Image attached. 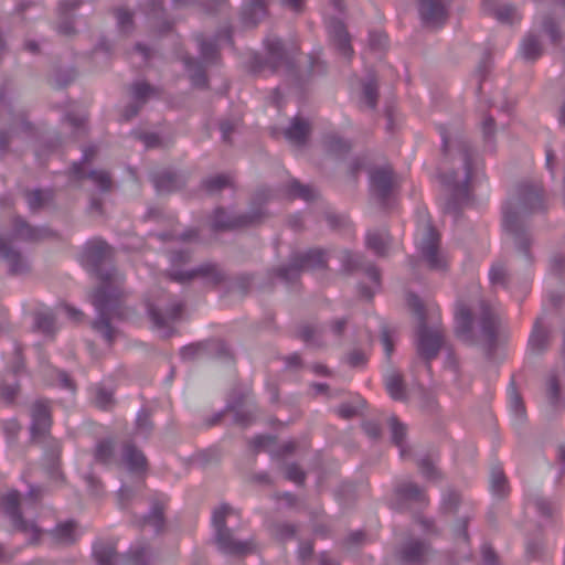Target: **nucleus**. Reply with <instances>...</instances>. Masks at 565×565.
Here are the masks:
<instances>
[{
    "instance_id": "obj_57",
    "label": "nucleus",
    "mask_w": 565,
    "mask_h": 565,
    "mask_svg": "<svg viewBox=\"0 0 565 565\" xmlns=\"http://www.w3.org/2000/svg\"><path fill=\"white\" fill-rule=\"evenodd\" d=\"M115 443L111 439H103L97 443L94 457L97 462L108 465L114 458Z\"/></svg>"
},
{
    "instance_id": "obj_44",
    "label": "nucleus",
    "mask_w": 565,
    "mask_h": 565,
    "mask_svg": "<svg viewBox=\"0 0 565 565\" xmlns=\"http://www.w3.org/2000/svg\"><path fill=\"white\" fill-rule=\"evenodd\" d=\"M520 52L523 58L533 62L542 55L543 46L535 34L529 33L521 42Z\"/></svg>"
},
{
    "instance_id": "obj_11",
    "label": "nucleus",
    "mask_w": 565,
    "mask_h": 565,
    "mask_svg": "<svg viewBox=\"0 0 565 565\" xmlns=\"http://www.w3.org/2000/svg\"><path fill=\"white\" fill-rule=\"evenodd\" d=\"M147 311L154 328L162 331L163 338H170L174 332L171 323L181 317L183 303L170 297H160L147 302Z\"/></svg>"
},
{
    "instance_id": "obj_18",
    "label": "nucleus",
    "mask_w": 565,
    "mask_h": 565,
    "mask_svg": "<svg viewBox=\"0 0 565 565\" xmlns=\"http://www.w3.org/2000/svg\"><path fill=\"white\" fill-rule=\"evenodd\" d=\"M393 508L403 511L408 509L411 503L427 505L428 498L423 488L412 481H403L395 487Z\"/></svg>"
},
{
    "instance_id": "obj_32",
    "label": "nucleus",
    "mask_w": 565,
    "mask_h": 565,
    "mask_svg": "<svg viewBox=\"0 0 565 565\" xmlns=\"http://www.w3.org/2000/svg\"><path fill=\"white\" fill-rule=\"evenodd\" d=\"M122 460L132 473H143L147 470V458L131 441L122 446Z\"/></svg>"
},
{
    "instance_id": "obj_21",
    "label": "nucleus",
    "mask_w": 565,
    "mask_h": 565,
    "mask_svg": "<svg viewBox=\"0 0 565 565\" xmlns=\"http://www.w3.org/2000/svg\"><path fill=\"white\" fill-rule=\"evenodd\" d=\"M150 180L158 193H171L186 184V175L170 169H160L150 173Z\"/></svg>"
},
{
    "instance_id": "obj_29",
    "label": "nucleus",
    "mask_w": 565,
    "mask_h": 565,
    "mask_svg": "<svg viewBox=\"0 0 565 565\" xmlns=\"http://www.w3.org/2000/svg\"><path fill=\"white\" fill-rule=\"evenodd\" d=\"M71 172L77 180L89 179L94 182V184L103 193H107L113 188V180L110 174L104 170H90L88 173H85L84 168H82V163H73L71 168Z\"/></svg>"
},
{
    "instance_id": "obj_31",
    "label": "nucleus",
    "mask_w": 565,
    "mask_h": 565,
    "mask_svg": "<svg viewBox=\"0 0 565 565\" xmlns=\"http://www.w3.org/2000/svg\"><path fill=\"white\" fill-rule=\"evenodd\" d=\"M83 4L82 0H62L58 4L61 22L57 25L58 33L71 36L75 34L72 12Z\"/></svg>"
},
{
    "instance_id": "obj_36",
    "label": "nucleus",
    "mask_w": 565,
    "mask_h": 565,
    "mask_svg": "<svg viewBox=\"0 0 565 565\" xmlns=\"http://www.w3.org/2000/svg\"><path fill=\"white\" fill-rule=\"evenodd\" d=\"M366 247L373 250L377 256L387 255L391 244V236L386 230H377L366 234Z\"/></svg>"
},
{
    "instance_id": "obj_64",
    "label": "nucleus",
    "mask_w": 565,
    "mask_h": 565,
    "mask_svg": "<svg viewBox=\"0 0 565 565\" xmlns=\"http://www.w3.org/2000/svg\"><path fill=\"white\" fill-rule=\"evenodd\" d=\"M542 30L548 34L551 41L557 44L562 40L558 23L551 15H545L542 20Z\"/></svg>"
},
{
    "instance_id": "obj_56",
    "label": "nucleus",
    "mask_w": 565,
    "mask_h": 565,
    "mask_svg": "<svg viewBox=\"0 0 565 565\" xmlns=\"http://www.w3.org/2000/svg\"><path fill=\"white\" fill-rule=\"evenodd\" d=\"M154 428L153 422L151 420V411L141 408L136 418V434L143 438H149Z\"/></svg>"
},
{
    "instance_id": "obj_62",
    "label": "nucleus",
    "mask_w": 565,
    "mask_h": 565,
    "mask_svg": "<svg viewBox=\"0 0 565 565\" xmlns=\"http://www.w3.org/2000/svg\"><path fill=\"white\" fill-rule=\"evenodd\" d=\"M362 95L364 103L371 108L374 109L377 104V83L371 77L366 82L363 83Z\"/></svg>"
},
{
    "instance_id": "obj_26",
    "label": "nucleus",
    "mask_w": 565,
    "mask_h": 565,
    "mask_svg": "<svg viewBox=\"0 0 565 565\" xmlns=\"http://www.w3.org/2000/svg\"><path fill=\"white\" fill-rule=\"evenodd\" d=\"M429 552L430 545L427 542L409 540L401 546L398 558L407 565H424Z\"/></svg>"
},
{
    "instance_id": "obj_13",
    "label": "nucleus",
    "mask_w": 565,
    "mask_h": 565,
    "mask_svg": "<svg viewBox=\"0 0 565 565\" xmlns=\"http://www.w3.org/2000/svg\"><path fill=\"white\" fill-rule=\"evenodd\" d=\"M370 193L381 205H385L395 186V175L390 164L369 170Z\"/></svg>"
},
{
    "instance_id": "obj_3",
    "label": "nucleus",
    "mask_w": 565,
    "mask_h": 565,
    "mask_svg": "<svg viewBox=\"0 0 565 565\" xmlns=\"http://www.w3.org/2000/svg\"><path fill=\"white\" fill-rule=\"evenodd\" d=\"M546 203L540 184L520 182L502 206V228L510 238L514 253L525 267L534 263L532 246L534 237L530 220L534 214L545 212Z\"/></svg>"
},
{
    "instance_id": "obj_6",
    "label": "nucleus",
    "mask_w": 565,
    "mask_h": 565,
    "mask_svg": "<svg viewBox=\"0 0 565 565\" xmlns=\"http://www.w3.org/2000/svg\"><path fill=\"white\" fill-rule=\"evenodd\" d=\"M268 57L263 62L258 57H255L253 63V71L258 72L265 67H269L275 73L279 67H285L288 74V78L291 84L300 93L305 89L309 83L311 76L312 63L303 72L296 70L292 60L288 56L284 43L280 39H269L266 42Z\"/></svg>"
},
{
    "instance_id": "obj_25",
    "label": "nucleus",
    "mask_w": 565,
    "mask_h": 565,
    "mask_svg": "<svg viewBox=\"0 0 565 565\" xmlns=\"http://www.w3.org/2000/svg\"><path fill=\"white\" fill-rule=\"evenodd\" d=\"M418 12L425 25L440 26L447 20V9L441 0H419Z\"/></svg>"
},
{
    "instance_id": "obj_40",
    "label": "nucleus",
    "mask_w": 565,
    "mask_h": 565,
    "mask_svg": "<svg viewBox=\"0 0 565 565\" xmlns=\"http://www.w3.org/2000/svg\"><path fill=\"white\" fill-rule=\"evenodd\" d=\"M194 39L200 47L202 63L207 65L216 64L220 56L217 41L215 39L207 40L202 33L195 34Z\"/></svg>"
},
{
    "instance_id": "obj_42",
    "label": "nucleus",
    "mask_w": 565,
    "mask_h": 565,
    "mask_svg": "<svg viewBox=\"0 0 565 565\" xmlns=\"http://www.w3.org/2000/svg\"><path fill=\"white\" fill-rule=\"evenodd\" d=\"M266 14V0H250L243 8L242 19L245 24L255 26Z\"/></svg>"
},
{
    "instance_id": "obj_27",
    "label": "nucleus",
    "mask_w": 565,
    "mask_h": 565,
    "mask_svg": "<svg viewBox=\"0 0 565 565\" xmlns=\"http://www.w3.org/2000/svg\"><path fill=\"white\" fill-rule=\"evenodd\" d=\"M483 11L494 17L499 22L513 24L521 20L516 7L512 3H499L498 0H483Z\"/></svg>"
},
{
    "instance_id": "obj_49",
    "label": "nucleus",
    "mask_w": 565,
    "mask_h": 565,
    "mask_svg": "<svg viewBox=\"0 0 565 565\" xmlns=\"http://www.w3.org/2000/svg\"><path fill=\"white\" fill-rule=\"evenodd\" d=\"M288 194L292 199L299 198L307 202L315 201L319 198V193L313 186L309 184H302L296 179L291 180L289 183Z\"/></svg>"
},
{
    "instance_id": "obj_55",
    "label": "nucleus",
    "mask_w": 565,
    "mask_h": 565,
    "mask_svg": "<svg viewBox=\"0 0 565 565\" xmlns=\"http://www.w3.org/2000/svg\"><path fill=\"white\" fill-rule=\"evenodd\" d=\"M323 143L326 150L334 156H343L351 150V143L337 135H327Z\"/></svg>"
},
{
    "instance_id": "obj_19",
    "label": "nucleus",
    "mask_w": 565,
    "mask_h": 565,
    "mask_svg": "<svg viewBox=\"0 0 565 565\" xmlns=\"http://www.w3.org/2000/svg\"><path fill=\"white\" fill-rule=\"evenodd\" d=\"M150 510L145 515H131V524L138 529L150 526L157 535L161 534L166 527V502L159 499H151Z\"/></svg>"
},
{
    "instance_id": "obj_24",
    "label": "nucleus",
    "mask_w": 565,
    "mask_h": 565,
    "mask_svg": "<svg viewBox=\"0 0 565 565\" xmlns=\"http://www.w3.org/2000/svg\"><path fill=\"white\" fill-rule=\"evenodd\" d=\"M327 28L333 46L344 57L350 58L353 55V49L345 24L337 18H331L328 21Z\"/></svg>"
},
{
    "instance_id": "obj_50",
    "label": "nucleus",
    "mask_w": 565,
    "mask_h": 565,
    "mask_svg": "<svg viewBox=\"0 0 565 565\" xmlns=\"http://www.w3.org/2000/svg\"><path fill=\"white\" fill-rule=\"evenodd\" d=\"M201 186L206 191L207 194L214 195L220 193L225 188L232 186V178L227 174L207 177L202 180Z\"/></svg>"
},
{
    "instance_id": "obj_63",
    "label": "nucleus",
    "mask_w": 565,
    "mask_h": 565,
    "mask_svg": "<svg viewBox=\"0 0 565 565\" xmlns=\"http://www.w3.org/2000/svg\"><path fill=\"white\" fill-rule=\"evenodd\" d=\"M547 398L552 407L554 408H565V404H563L559 397V384L555 376H551L547 381Z\"/></svg>"
},
{
    "instance_id": "obj_51",
    "label": "nucleus",
    "mask_w": 565,
    "mask_h": 565,
    "mask_svg": "<svg viewBox=\"0 0 565 565\" xmlns=\"http://www.w3.org/2000/svg\"><path fill=\"white\" fill-rule=\"evenodd\" d=\"M92 403L102 411H109L115 405L114 393L104 386L97 385L93 390Z\"/></svg>"
},
{
    "instance_id": "obj_30",
    "label": "nucleus",
    "mask_w": 565,
    "mask_h": 565,
    "mask_svg": "<svg viewBox=\"0 0 565 565\" xmlns=\"http://www.w3.org/2000/svg\"><path fill=\"white\" fill-rule=\"evenodd\" d=\"M472 321L473 318L469 307L462 302L459 303L455 315V333L457 338L465 342L472 340Z\"/></svg>"
},
{
    "instance_id": "obj_9",
    "label": "nucleus",
    "mask_w": 565,
    "mask_h": 565,
    "mask_svg": "<svg viewBox=\"0 0 565 565\" xmlns=\"http://www.w3.org/2000/svg\"><path fill=\"white\" fill-rule=\"evenodd\" d=\"M440 512L446 516L456 518L452 524V533L456 537L462 539L465 542H469L468 524L473 518L472 508L465 503L461 499V494L452 489L448 488L443 493Z\"/></svg>"
},
{
    "instance_id": "obj_17",
    "label": "nucleus",
    "mask_w": 565,
    "mask_h": 565,
    "mask_svg": "<svg viewBox=\"0 0 565 565\" xmlns=\"http://www.w3.org/2000/svg\"><path fill=\"white\" fill-rule=\"evenodd\" d=\"M12 238L25 243H38L55 236V233L47 226H33L25 218L15 215L11 221Z\"/></svg>"
},
{
    "instance_id": "obj_12",
    "label": "nucleus",
    "mask_w": 565,
    "mask_h": 565,
    "mask_svg": "<svg viewBox=\"0 0 565 565\" xmlns=\"http://www.w3.org/2000/svg\"><path fill=\"white\" fill-rule=\"evenodd\" d=\"M1 504L3 507L6 515L10 519L11 525L15 531L22 533H31L29 543L35 545L39 543L41 531L31 521L25 520L22 516L20 510V493L17 490L8 492L1 498Z\"/></svg>"
},
{
    "instance_id": "obj_16",
    "label": "nucleus",
    "mask_w": 565,
    "mask_h": 565,
    "mask_svg": "<svg viewBox=\"0 0 565 565\" xmlns=\"http://www.w3.org/2000/svg\"><path fill=\"white\" fill-rule=\"evenodd\" d=\"M169 279L178 284H188L195 277L207 278L214 286L220 285L226 278L225 273L217 264L205 263L192 270H171L168 273Z\"/></svg>"
},
{
    "instance_id": "obj_43",
    "label": "nucleus",
    "mask_w": 565,
    "mask_h": 565,
    "mask_svg": "<svg viewBox=\"0 0 565 565\" xmlns=\"http://www.w3.org/2000/svg\"><path fill=\"white\" fill-rule=\"evenodd\" d=\"M149 18L156 20L153 26L158 28L160 32H169L172 28V22L166 19L163 0L149 1Z\"/></svg>"
},
{
    "instance_id": "obj_8",
    "label": "nucleus",
    "mask_w": 565,
    "mask_h": 565,
    "mask_svg": "<svg viewBox=\"0 0 565 565\" xmlns=\"http://www.w3.org/2000/svg\"><path fill=\"white\" fill-rule=\"evenodd\" d=\"M328 267L326 250L310 248L306 252H295L290 255L287 265L275 269L279 277L287 285L296 282L303 270L326 269Z\"/></svg>"
},
{
    "instance_id": "obj_60",
    "label": "nucleus",
    "mask_w": 565,
    "mask_h": 565,
    "mask_svg": "<svg viewBox=\"0 0 565 565\" xmlns=\"http://www.w3.org/2000/svg\"><path fill=\"white\" fill-rule=\"evenodd\" d=\"M34 327L44 334H53L55 331V319L50 312H39L34 317Z\"/></svg>"
},
{
    "instance_id": "obj_54",
    "label": "nucleus",
    "mask_w": 565,
    "mask_h": 565,
    "mask_svg": "<svg viewBox=\"0 0 565 565\" xmlns=\"http://www.w3.org/2000/svg\"><path fill=\"white\" fill-rule=\"evenodd\" d=\"M157 93V88L147 82H135L130 86V95L135 102L146 105L148 99Z\"/></svg>"
},
{
    "instance_id": "obj_1",
    "label": "nucleus",
    "mask_w": 565,
    "mask_h": 565,
    "mask_svg": "<svg viewBox=\"0 0 565 565\" xmlns=\"http://www.w3.org/2000/svg\"><path fill=\"white\" fill-rule=\"evenodd\" d=\"M114 248L104 239L95 237L83 246L79 263L98 279V285L88 294V299L97 311L90 322L108 344L116 338L117 330L111 324L114 318H125L122 305L125 275L114 265Z\"/></svg>"
},
{
    "instance_id": "obj_39",
    "label": "nucleus",
    "mask_w": 565,
    "mask_h": 565,
    "mask_svg": "<svg viewBox=\"0 0 565 565\" xmlns=\"http://www.w3.org/2000/svg\"><path fill=\"white\" fill-rule=\"evenodd\" d=\"M183 62L186 70L190 72V79L192 85L199 88H207L209 81L204 63L190 56L184 57Z\"/></svg>"
},
{
    "instance_id": "obj_48",
    "label": "nucleus",
    "mask_w": 565,
    "mask_h": 565,
    "mask_svg": "<svg viewBox=\"0 0 565 565\" xmlns=\"http://www.w3.org/2000/svg\"><path fill=\"white\" fill-rule=\"evenodd\" d=\"M270 535L278 542L285 543L296 537L297 526L288 522H273L269 525Z\"/></svg>"
},
{
    "instance_id": "obj_41",
    "label": "nucleus",
    "mask_w": 565,
    "mask_h": 565,
    "mask_svg": "<svg viewBox=\"0 0 565 565\" xmlns=\"http://www.w3.org/2000/svg\"><path fill=\"white\" fill-rule=\"evenodd\" d=\"M322 333V327L309 322H302L297 327L296 337L308 345L320 347L322 344L320 341Z\"/></svg>"
},
{
    "instance_id": "obj_23",
    "label": "nucleus",
    "mask_w": 565,
    "mask_h": 565,
    "mask_svg": "<svg viewBox=\"0 0 565 565\" xmlns=\"http://www.w3.org/2000/svg\"><path fill=\"white\" fill-rule=\"evenodd\" d=\"M0 257L8 264L11 275H23L30 271V264L21 250L0 235Z\"/></svg>"
},
{
    "instance_id": "obj_33",
    "label": "nucleus",
    "mask_w": 565,
    "mask_h": 565,
    "mask_svg": "<svg viewBox=\"0 0 565 565\" xmlns=\"http://www.w3.org/2000/svg\"><path fill=\"white\" fill-rule=\"evenodd\" d=\"M75 529L76 522L68 520L58 523L54 529L50 530L47 534L54 544L68 546L76 542Z\"/></svg>"
},
{
    "instance_id": "obj_47",
    "label": "nucleus",
    "mask_w": 565,
    "mask_h": 565,
    "mask_svg": "<svg viewBox=\"0 0 565 565\" xmlns=\"http://www.w3.org/2000/svg\"><path fill=\"white\" fill-rule=\"evenodd\" d=\"M482 130V140H483V150L486 152L493 153L497 150L495 142V120L492 116L484 117L481 126Z\"/></svg>"
},
{
    "instance_id": "obj_58",
    "label": "nucleus",
    "mask_w": 565,
    "mask_h": 565,
    "mask_svg": "<svg viewBox=\"0 0 565 565\" xmlns=\"http://www.w3.org/2000/svg\"><path fill=\"white\" fill-rule=\"evenodd\" d=\"M209 345L207 340L185 345L181 349L180 355L184 361H194L204 355H209Z\"/></svg>"
},
{
    "instance_id": "obj_37",
    "label": "nucleus",
    "mask_w": 565,
    "mask_h": 565,
    "mask_svg": "<svg viewBox=\"0 0 565 565\" xmlns=\"http://www.w3.org/2000/svg\"><path fill=\"white\" fill-rule=\"evenodd\" d=\"M490 490L499 500L509 495L510 487L503 469L500 466H493L490 470Z\"/></svg>"
},
{
    "instance_id": "obj_52",
    "label": "nucleus",
    "mask_w": 565,
    "mask_h": 565,
    "mask_svg": "<svg viewBox=\"0 0 565 565\" xmlns=\"http://www.w3.org/2000/svg\"><path fill=\"white\" fill-rule=\"evenodd\" d=\"M489 279L493 287L507 288L510 276L505 263L501 260L494 262L489 270Z\"/></svg>"
},
{
    "instance_id": "obj_46",
    "label": "nucleus",
    "mask_w": 565,
    "mask_h": 565,
    "mask_svg": "<svg viewBox=\"0 0 565 565\" xmlns=\"http://www.w3.org/2000/svg\"><path fill=\"white\" fill-rule=\"evenodd\" d=\"M388 425L391 428L392 441L399 448L401 457H404L406 455L405 438L407 436V426L399 422L396 416L390 417Z\"/></svg>"
},
{
    "instance_id": "obj_34",
    "label": "nucleus",
    "mask_w": 565,
    "mask_h": 565,
    "mask_svg": "<svg viewBox=\"0 0 565 565\" xmlns=\"http://www.w3.org/2000/svg\"><path fill=\"white\" fill-rule=\"evenodd\" d=\"M550 333L542 326V318H537L529 339V348L532 354L539 355L547 350Z\"/></svg>"
},
{
    "instance_id": "obj_10",
    "label": "nucleus",
    "mask_w": 565,
    "mask_h": 565,
    "mask_svg": "<svg viewBox=\"0 0 565 565\" xmlns=\"http://www.w3.org/2000/svg\"><path fill=\"white\" fill-rule=\"evenodd\" d=\"M380 340L383 345L386 360L388 362L387 369L384 374V384L388 395L398 402L407 401L406 384L403 374L396 370L392 363L391 358L394 352L393 329L385 322L381 323Z\"/></svg>"
},
{
    "instance_id": "obj_59",
    "label": "nucleus",
    "mask_w": 565,
    "mask_h": 565,
    "mask_svg": "<svg viewBox=\"0 0 565 565\" xmlns=\"http://www.w3.org/2000/svg\"><path fill=\"white\" fill-rule=\"evenodd\" d=\"M418 469L420 473L428 480L431 481H440L443 479L441 472L435 466L433 459L430 457L422 458L417 462Z\"/></svg>"
},
{
    "instance_id": "obj_38",
    "label": "nucleus",
    "mask_w": 565,
    "mask_h": 565,
    "mask_svg": "<svg viewBox=\"0 0 565 565\" xmlns=\"http://www.w3.org/2000/svg\"><path fill=\"white\" fill-rule=\"evenodd\" d=\"M122 556V565H149L151 550L149 544L139 543L131 546Z\"/></svg>"
},
{
    "instance_id": "obj_4",
    "label": "nucleus",
    "mask_w": 565,
    "mask_h": 565,
    "mask_svg": "<svg viewBox=\"0 0 565 565\" xmlns=\"http://www.w3.org/2000/svg\"><path fill=\"white\" fill-rule=\"evenodd\" d=\"M270 198V190L258 189L250 202L248 211L231 214L224 207H216L212 215L211 228L214 232L233 231L263 224L269 216L264 203Z\"/></svg>"
},
{
    "instance_id": "obj_20",
    "label": "nucleus",
    "mask_w": 565,
    "mask_h": 565,
    "mask_svg": "<svg viewBox=\"0 0 565 565\" xmlns=\"http://www.w3.org/2000/svg\"><path fill=\"white\" fill-rule=\"evenodd\" d=\"M31 437L33 441L43 440L52 425L51 408L45 401H36L31 406Z\"/></svg>"
},
{
    "instance_id": "obj_2",
    "label": "nucleus",
    "mask_w": 565,
    "mask_h": 565,
    "mask_svg": "<svg viewBox=\"0 0 565 565\" xmlns=\"http://www.w3.org/2000/svg\"><path fill=\"white\" fill-rule=\"evenodd\" d=\"M439 132L443 154L454 166L450 172L440 174V181L449 192L444 211L458 217L470 198L471 186L483 174V160L463 132L449 131L443 125Z\"/></svg>"
},
{
    "instance_id": "obj_61",
    "label": "nucleus",
    "mask_w": 565,
    "mask_h": 565,
    "mask_svg": "<svg viewBox=\"0 0 565 565\" xmlns=\"http://www.w3.org/2000/svg\"><path fill=\"white\" fill-rule=\"evenodd\" d=\"M114 14L117 19V24L120 32L128 34L134 29V14L131 11L125 8H117L114 10Z\"/></svg>"
},
{
    "instance_id": "obj_35",
    "label": "nucleus",
    "mask_w": 565,
    "mask_h": 565,
    "mask_svg": "<svg viewBox=\"0 0 565 565\" xmlns=\"http://www.w3.org/2000/svg\"><path fill=\"white\" fill-rule=\"evenodd\" d=\"M311 131V127L308 120L301 117H295L290 126L285 130V137L298 145L302 146L306 143Z\"/></svg>"
},
{
    "instance_id": "obj_7",
    "label": "nucleus",
    "mask_w": 565,
    "mask_h": 565,
    "mask_svg": "<svg viewBox=\"0 0 565 565\" xmlns=\"http://www.w3.org/2000/svg\"><path fill=\"white\" fill-rule=\"evenodd\" d=\"M232 512L233 509L227 503H223L213 512L212 524L215 530L214 541L217 550L231 556H244L254 553L256 550L255 541L253 539L237 540L233 530L227 526L226 518Z\"/></svg>"
},
{
    "instance_id": "obj_15",
    "label": "nucleus",
    "mask_w": 565,
    "mask_h": 565,
    "mask_svg": "<svg viewBox=\"0 0 565 565\" xmlns=\"http://www.w3.org/2000/svg\"><path fill=\"white\" fill-rule=\"evenodd\" d=\"M340 260L342 264L340 273L342 275H353L358 271H363L373 282L380 285L381 273L379 268L371 262H367L362 254L343 249L340 253Z\"/></svg>"
},
{
    "instance_id": "obj_53",
    "label": "nucleus",
    "mask_w": 565,
    "mask_h": 565,
    "mask_svg": "<svg viewBox=\"0 0 565 565\" xmlns=\"http://www.w3.org/2000/svg\"><path fill=\"white\" fill-rule=\"evenodd\" d=\"M243 406L242 398L237 399L234 403H230L226 406L225 411H233L234 412V422L241 426H248L253 423L255 418V413L257 411V407L254 406V409L250 411H242L241 407Z\"/></svg>"
},
{
    "instance_id": "obj_14",
    "label": "nucleus",
    "mask_w": 565,
    "mask_h": 565,
    "mask_svg": "<svg viewBox=\"0 0 565 565\" xmlns=\"http://www.w3.org/2000/svg\"><path fill=\"white\" fill-rule=\"evenodd\" d=\"M439 245V233L428 224L422 238L419 250L422 258L431 270H444L446 268V262L440 253Z\"/></svg>"
},
{
    "instance_id": "obj_5",
    "label": "nucleus",
    "mask_w": 565,
    "mask_h": 565,
    "mask_svg": "<svg viewBox=\"0 0 565 565\" xmlns=\"http://www.w3.org/2000/svg\"><path fill=\"white\" fill-rule=\"evenodd\" d=\"M407 305L417 319L416 326V350L429 366L431 360L436 359L445 342L444 330L439 327H429L427 323L426 309L420 298L409 292L407 295Z\"/></svg>"
},
{
    "instance_id": "obj_28",
    "label": "nucleus",
    "mask_w": 565,
    "mask_h": 565,
    "mask_svg": "<svg viewBox=\"0 0 565 565\" xmlns=\"http://www.w3.org/2000/svg\"><path fill=\"white\" fill-rule=\"evenodd\" d=\"M93 558L97 565H122V556L117 553L116 542L98 540L93 544Z\"/></svg>"
},
{
    "instance_id": "obj_22",
    "label": "nucleus",
    "mask_w": 565,
    "mask_h": 565,
    "mask_svg": "<svg viewBox=\"0 0 565 565\" xmlns=\"http://www.w3.org/2000/svg\"><path fill=\"white\" fill-rule=\"evenodd\" d=\"M479 324L483 337L486 338L490 349L497 344L499 316L494 308L486 300L479 302Z\"/></svg>"
},
{
    "instance_id": "obj_45",
    "label": "nucleus",
    "mask_w": 565,
    "mask_h": 565,
    "mask_svg": "<svg viewBox=\"0 0 565 565\" xmlns=\"http://www.w3.org/2000/svg\"><path fill=\"white\" fill-rule=\"evenodd\" d=\"M24 196L28 202V206L32 212H38L46 203L53 199V192L51 190H25Z\"/></svg>"
}]
</instances>
